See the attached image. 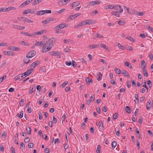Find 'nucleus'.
I'll use <instances>...</instances> for the list:
<instances>
[{
	"label": "nucleus",
	"instance_id": "f257e3e1",
	"mask_svg": "<svg viewBox=\"0 0 153 153\" xmlns=\"http://www.w3.org/2000/svg\"><path fill=\"white\" fill-rule=\"evenodd\" d=\"M54 43V39L51 38L48 41L46 42L44 45L43 46L42 51L43 53L49 51L52 48Z\"/></svg>",
	"mask_w": 153,
	"mask_h": 153
},
{
	"label": "nucleus",
	"instance_id": "f03ea898",
	"mask_svg": "<svg viewBox=\"0 0 153 153\" xmlns=\"http://www.w3.org/2000/svg\"><path fill=\"white\" fill-rule=\"evenodd\" d=\"M7 49L8 50H10L11 51H19L21 50V49L17 47H15L14 46H9L8 48Z\"/></svg>",
	"mask_w": 153,
	"mask_h": 153
},
{
	"label": "nucleus",
	"instance_id": "7ed1b4c3",
	"mask_svg": "<svg viewBox=\"0 0 153 153\" xmlns=\"http://www.w3.org/2000/svg\"><path fill=\"white\" fill-rule=\"evenodd\" d=\"M114 9L116 10H117V11H118L120 13H121L123 12V10L122 8L119 4H116L114 5Z\"/></svg>",
	"mask_w": 153,
	"mask_h": 153
},
{
	"label": "nucleus",
	"instance_id": "20e7f679",
	"mask_svg": "<svg viewBox=\"0 0 153 153\" xmlns=\"http://www.w3.org/2000/svg\"><path fill=\"white\" fill-rule=\"evenodd\" d=\"M49 54L50 55L54 56H57V57L60 58L61 57L60 53L59 51H53L49 52Z\"/></svg>",
	"mask_w": 153,
	"mask_h": 153
},
{
	"label": "nucleus",
	"instance_id": "39448f33",
	"mask_svg": "<svg viewBox=\"0 0 153 153\" xmlns=\"http://www.w3.org/2000/svg\"><path fill=\"white\" fill-rule=\"evenodd\" d=\"M35 54V51L33 50H32L27 54L26 57L29 58H31Z\"/></svg>",
	"mask_w": 153,
	"mask_h": 153
},
{
	"label": "nucleus",
	"instance_id": "423d86ee",
	"mask_svg": "<svg viewBox=\"0 0 153 153\" xmlns=\"http://www.w3.org/2000/svg\"><path fill=\"white\" fill-rule=\"evenodd\" d=\"M131 10L132 11L131 13V12L129 13L131 14H132L133 13H134L138 16H143L144 14V13L143 12L137 11H135L133 10Z\"/></svg>",
	"mask_w": 153,
	"mask_h": 153
},
{
	"label": "nucleus",
	"instance_id": "0eeeda50",
	"mask_svg": "<svg viewBox=\"0 0 153 153\" xmlns=\"http://www.w3.org/2000/svg\"><path fill=\"white\" fill-rule=\"evenodd\" d=\"M100 3V2L99 1H90L88 2V5L89 6H94L97 4H99Z\"/></svg>",
	"mask_w": 153,
	"mask_h": 153
},
{
	"label": "nucleus",
	"instance_id": "6e6552de",
	"mask_svg": "<svg viewBox=\"0 0 153 153\" xmlns=\"http://www.w3.org/2000/svg\"><path fill=\"white\" fill-rule=\"evenodd\" d=\"M46 32V31L45 30H43L40 31L36 32L32 34V36L34 35H41L43 33H45Z\"/></svg>",
	"mask_w": 153,
	"mask_h": 153
},
{
	"label": "nucleus",
	"instance_id": "1a4fd4ad",
	"mask_svg": "<svg viewBox=\"0 0 153 153\" xmlns=\"http://www.w3.org/2000/svg\"><path fill=\"white\" fill-rule=\"evenodd\" d=\"M65 26V23H61L55 27L56 30H59L61 29L64 28Z\"/></svg>",
	"mask_w": 153,
	"mask_h": 153
},
{
	"label": "nucleus",
	"instance_id": "9d476101",
	"mask_svg": "<svg viewBox=\"0 0 153 153\" xmlns=\"http://www.w3.org/2000/svg\"><path fill=\"white\" fill-rule=\"evenodd\" d=\"M33 69H31V68L30 69L28 70L25 72L23 74H22V75L24 74V76H25V77L28 76L29 75L32 73V71Z\"/></svg>",
	"mask_w": 153,
	"mask_h": 153
},
{
	"label": "nucleus",
	"instance_id": "9b49d317",
	"mask_svg": "<svg viewBox=\"0 0 153 153\" xmlns=\"http://www.w3.org/2000/svg\"><path fill=\"white\" fill-rule=\"evenodd\" d=\"M81 15V13H78L73 15H71L68 17V19H70L71 20H72L77 17V16H80Z\"/></svg>",
	"mask_w": 153,
	"mask_h": 153
},
{
	"label": "nucleus",
	"instance_id": "f8f14e48",
	"mask_svg": "<svg viewBox=\"0 0 153 153\" xmlns=\"http://www.w3.org/2000/svg\"><path fill=\"white\" fill-rule=\"evenodd\" d=\"M13 26L14 28L19 30H23L25 28L24 27L18 25H13Z\"/></svg>",
	"mask_w": 153,
	"mask_h": 153
},
{
	"label": "nucleus",
	"instance_id": "ddd939ff",
	"mask_svg": "<svg viewBox=\"0 0 153 153\" xmlns=\"http://www.w3.org/2000/svg\"><path fill=\"white\" fill-rule=\"evenodd\" d=\"M99 46V45L97 44H93L92 45H90L88 46V48L90 49L93 48H98Z\"/></svg>",
	"mask_w": 153,
	"mask_h": 153
},
{
	"label": "nucleus",
	"instance_id": "4468645a",
	"mask_svg": "<svg viewBox=\"0 0 153 153\" xmlns=\"http://www.w3.org/2000/svg\"><path fill=\"white\" fill-rule=\"evenodd\" d=\"M22 18L23 21L26 22H27L30 23L33 22V21L32 20L29 19L25 17H22Z\"/></svg>",
	"mask_w": 153,
	"mask_h": 153
},
{
	"label": "nucleus",
	"instance_id": "2eb2a0df",
	"mask_svg": "<svg viewBox=\"0 0 153 153\" xmlns=\"http://www.w3.org/2000/svg\"><path fill=\"white\" fill-rule=\"evenodd\" d=\"M80 4V3L79 1L74 2L72 3V9L74 8V7L78 6Z\"/></svg>",
	"mask_w": 153,
	"mask_h": 153
},
{
	"label": "nucleus",
	"instance_id": "dca6fc26",
	"mask_svg": "<svg viewBox=\"0 0 153 153\" xmlns=\"http://www.w3.org/2000/svg\"><path fill=\"white\" fill-rule=\"evenodd\" d=\"M100 46L103 48L105 50L107 51L109 49V47L106 46L104 43H101L100 44Z\"/></svg>",
	"mask_w": 153,
	"mask_h": 153
},
{
	"label": "nucleus",
	"instance_id": "f3484780",
	"mask_svg": "<svg viewBox=\"0 0 153 153\" xmlns=\"http://www.w3.org/2000/svg\"><path fill=\"white\" fill-rule=\"evenodd\" d=\"M39 64V61H36L33 62L31 66L33 68H35L37 65Z\"/></svg>",
	"mask_w": 153,
	"mask_h": 153
},
{
	"label": "nucleus",
	"instance_id": "a211bd4d",
	"mask_svg": "<svg viewBox=\"0 0 153 153\" xmlns=\"http://www.w3.org/2000/svg\"><path fill=\"white\" fill-rule=\"evenodd\" d=\"M121 73L124 75L125 76H127L128 77H130L128 73L125 70H122Z\"/></svg>",
	"mask_w": 153,
	"mask_h": 153
},
{
	"label": "nucleus",
	"instance_id": "6ab92c4d",
	"mask_svg": "<svg viewBox=\"0 0 153 153\" xmlns=\"http://www.w3.org/2000/svg\"><path fill=\"white\" fill-rule=\"evenodd\" d=\"M119 13H120L118 11H113L111 13L112 15L115 16L117 17H120Z\"/></svg>",
	"mask_w": 153,
	"mask_h": 153
},
{
	"label": "nucleus",
	"instance_id": "aec40b11",
	"mask_svg": "<svg viewBox=\"0 0 153 153\" xmlns=\"http://www.w3.org/2000/svg\"><path fill=\"white\" fill-rule=\"evenodd\" d=\"M23 77V75L20 74L14 77V79L15 81L20 79L21 77Z\"/></svg>",
	"mask_w": 153,
	"mask_h": 153
},
{
	"label": "nucleus",
	"instance_id": "412c9836",
	"mask_svg": "<svg viewBox=\"0 0 153 153\" xmlns=\"http://www.w3.org/2000/svg\"><path fill=\"white\" fill-rule=\"evenodd\" d=\"M125 65L127 67H128L130 69H131L132 68V66L131 64H130L129 62H126L124 63Z\"/></svg>",
	"mask_w": 153,
	"mask_h": 153
},
{
	"label": "nucleus",
	"instance_id": "4be33fe9",
	"mask_svg": "<svg viewBox=\"0 0 153 153\" xmlns=\"http://www.w3.org/2000/svg\"><path fill=\"white\" fill-rule=\"evenodd\" d=\"M23 112L22 111L21 112L20 114H19V113H17L16 114V116L20 118H22L23 117Z\"/></svg>",
	"mask_w": 153,
	"mask_h": 153
},
{
	"label": "nucleus",
	"instance_id": "5701e85b",
	"mask_svg": "<svg viewBox=\"0 0 153 153\" xmlns=\"http://www.w3.org/2000/svg\"><path fill=\"white\" fill-rule=\"evenodd\" d=\"M88 19L85 20H84L82 22H80V23H82V26L83 25H85L87 24H88Z\"/></svg>",
	"mask_w": 153,
	"mask_h": 153
},
{
	"label": "nucleus",
	"instance_id": "b1692460",
	"mask_svg": "<svg viewBox=\"0 0 153 153\" xmlns=\"http://www.w3.org/2000/svg\"><path fill=\"white\" fill-rule=\"evenodd\" d=\"M51 21V19L49 18H47L46 20L43 21L42 22V23L44 24H47L48 23Z\"/></svg>",
	"mask_w": 153,
	"mask_h": 153
},
{
	"label": "nucleus",
	"instance_id": "393cba45",
	"mask_svg": "<svg viewBox=\"0 0 153 153\" xmlns=\"http://www.w3.org/2000/svg\"><path fill=\"white\" fill-rule=\"evenodd\" d=\"M125 109L127 113L129 114L131 112V109L129 107L127 106H126L125 108Z\"/></svg>",
	"mask_w": 153,
	"mask_h": 153
},
{
	"label": "nucleus",
	"instance_id": "a878e982",
	"mask_svg": "<svg viewBox=\"0 0 153 153\" xmlns=\"http://www.w3.org/2000/svg\"><path fill=\"white\" fill-rule=\"evenodd\" d=\"M43 45V43L42 42H36L35 44L36 46H42Z\"/></svg>",
	"mask_w": 153,
	"mask_h": 153
},
{
	"label": "nucleus",
	"instance_id": "bb28decb",
	"mask_svg": "<svg viewBox=\"0 0 153 153\" xmlns=\"http://www.w3.org/2000/svg\"><path fill=\"white\" fill-rule=\"evenodd\" d=\"M44 11H43V10H42L39 11H37L36 13V14L38 15H39L41 16L43 14H44L43 12Z\"/></svg>",
	"mask_w": 153,
	"mask_h": 153
},
{
	"label": "nucleus",
	"instance_id": "cd10ccee",
	"mask_svg": "<svg viewBox=\"0 0 153 153\" xmlns=\"http://www.w3.org/2000/svg\"><path fill=\"white\" fill-rule=\"evenodd\" d=\"M125 23V21L123 20H120L118 22V24L120 25H123Z\"/></svg>",
	"mask_w": 153,
	"mask_h": 153
},
{
	"label": "nucleus",
	"instance_id": "c85d7f7f",
	"mask_svg": "<svg viewBox=\"0 0 153 153\" xmlns=\"http://www.w3.org/2000/svg\"><path fill=\"white\" fill-rule=\"evenodd\" d=\"M3 53L4 54L7 56H10L11 55V52L10 51H4Z\"/></svg>",
	"mask_w": 153,
	"mask_h": 153
},
{
	"label": "nucleus",
	"instance_id": "c756f323",
	"mask_svg": "<svg viewBox=\"0 0 153 153\" xmlns=\"http://www.w3.org/2000/svg\"><path fill=\"white\" fill-rule=\"evenodd\" d=\"M88 24L89 25L94 24L95 23V21L94 20L88 19Z\"/></svg>",
	"mask_w": 153,
	"mask_h": 153
},
{
	"label": "nucleus",
	"instance_id": "7c9ffc66",
	"mask_svg": "<svg viewBox=\"0 0 153 153\" xmlns=\"http://www.w3.org/2000/svg\"><path fill=\"white\" fill-rule=\"evenodd\" d=\"M28 58H27L26 57V58H25L23 59L24 62L25 63L27 64L29 62L30 60L28 59Z\"/></svg>",
	"mask_w": 153,
	"mask_h": 153
},
{
	"label": "nucleus",
	"instance_id": "2f4dec72",
	"mask_svg": "<svg viewBox=\"0 0 153 153\" xmlns=\"http://www.w3.org/2000/svg\"><path fill=\"white\" fill-rule=\"evenodd\" d=\"M100 149L101 146L100 145H99L97 147L96 152L97 153H100Z\"/></svg>",
	"mask_w": 153,
	"mask_h": 153
},
{
	"label": "nucleus",
	"instance_id": "473e14b6",
	"mask_svg": "<svg viewBox=\"0 0 153 153\" xmlns=\"http://www.w3.org/2000/svg\"><path fill=\"white\" fill-rule=\"evenodd\" d=\"M126 38L133 42H134L135 41V40L131 36L127 37Z\"/></svg>",
	"mask_w": 153,
	"mask_h": 153
},
{
	"label": "nucleus",
	"instance_id": "72a5a7b5",
	"mask_svg": "<svg viewBox=\"0 0 153 153\" xmlns=\"http://www.w3.org/2000/svg\"><path fill=\"white\" fill-rule=\"evenodd\" d=\"M114 71L117 74H120L121 73L120 70L117 68H115Z\"/></svg>",
	"mask_w": 153,
	"mask_h": 153
},
{
	"label": "nucleus",
	"instance_id": "f704fd0d",
	"mask_svg": "<svg viewBox=\"0 0 153 153\" xmlns=\"http://www.w3.org/2000/svg\"><path fill=\"white\" fill-rule=\"evenodd\" d=\"M30 10L29 9H27L25 10L23 13V14H27L28 13H30Z\"/></svg>",
	"mask_w": 153,
	"mask_h": 153
},
{
	"label": "nucleus",
	"instance_id": "c9c22d12",
	"mask_svg": "<svg viewBox=\"0 0 153 153\" xmlns=\"http://www.w3.org/2000/svg\"><path fill=\"white\" fill-rule=\"evenodd\" d=\"M94 37H96L97 38H100L103 37V36H102L101 35H100L99 34L97 33V34L94 35Z\"/></svg>",
	"mask_w": 153,
	"mask_h": 153
},
{
	"label": "nucleus",
	"instance_id": "e433bc0d",
	"mask_svg": "<svg viewBox=\"0 0 153 153\" xmlns=\"http://www.w3.org/2000/svg\"><path fill=\"white\" fill-rule=\"evenodd\" d=\"M68 84V82L67 81H65L63 83V84L60 86L62 88H64L65 87L66 85Z\"/></svg>",
	"mask_w": 153,
	"mask_h": 153
},
{
	"label": "nucleus",
	"instance_id": "4c0bfd02",
	"mask_svg": "<svg viewBox=\"0 0 153 153\" xmlns=\"http://www.w3.org/2000/svg\"><path fill=\"white\" fill-rule=\"evenodd\" d=\"M6 77V75H4L2 77L0 78V83L1 82L5 79Z\"/></svg>",
	"mask_w": 153,
	"mask_h": 153
},
{
	"label": "nucleus",
	"instance_id": "58836bf2",
	"mask_svg": "<svg viewBox=\"0 0 153 153\" xmlns=\"http://www.w3.org/2000/svg\"><path fill=\"white\" fill-rule=\"evenodd\" d=\"M86 81L87 82L90 83L92 81V79L91 78L88 77L86 78Z\"/></svg>",
	"mask_w": 153,
	"mask_h": 153
},
{
	"label": "nucleus",
	"instance_id": "ea45409f",
	"mask_svg": "<svg viewBox=\"0 0 153 153\" xmlns=\"http://www.w3.org/2000/svg\"><path fill=\"white\" fill-rule=\"evenodd\" d=\"M117 145V143L116 142L113 141L112 142L111 145L113 147L115 148Z\"/></svg>",
	"mask_w": 153,
	"mask_h": 153
},
{
	"label": "nucleus",
	"instance_id": "a19ab883",
	"mask_svg": "<svg viewBox=\"0 0 153 153\" xmlns=\"http://www.w3.org/2000/svg\"><path fill=\"white\" fill-rule=\"evenodd\" d=\"M44 12H43L44 14L45 13H50L51 12V11L50 10H43Z\"/></svg>",
	"mask_w": 153,
	"mask_h": 153
},
{
	"label": "nucleus",
	"instance_id": "79ce46f5",
	"mask_svg": "<svg viewBox=\"0 0 153 153\" xmlns=\"http://www.w3.org/2000/svg\"><path fill=\"white\" fill-rule=\"evenodd\" d=\"M82 24L81 23H79L78 25H75L74 26V28H78L82 26Z\"/></svg>",
	"mask_w": 153,
	"mask_h": 153
},
{
	"label": "nucleus",
	"instance_id": "37998d69",
	"mask_svg": "<svg viewBox=\"0 0 153 153\" xmlns=\"http://www.w3.org/2000/svg\"><path fill=\"white\" fill-rule=\"evenodd\" d=\"M117 46L118 47V48L120 49H121L122 50H123L124 49V47L122 46L121 44H120V43H118L117 45Z\"/></svg>",
	"mask_w": 153,
	"mask_h": 153
},
{
	"label": "nucleus",
	"instance_id": "c03bdc74",
	"mask_svg": "<svg viewBox=\"0 0 153 153\" xmlns=\"http://www.w3.org/2000/svg\"><path fill=\"white\" fill-rule=\"evenodd\" d=\"M102 74H101L100 72H99L98 74L97 75V76H98V77L97 78V80L98 81H99L101 80V78H100V76H102Z\"/></svg>",
	"mask_w": 153,
	"mask_h": 153
},
{
	"label": "nucleus",
	"instance_id": "a18cd8bd",
	"mask_svg": "<svg viewBox=\"0 0 153 153\" xmlns=\"http://www.w3.org/2000/svg\"><path fill=\"white\" fill-rule=\"evenodd\" d=\"M34 144L33 143H30L28 144V146L29 148H33Z\"/></svg>",
	"mask_w": 153,
	"mask_h": 153
},
{
	"label": "nucleus",
	"instance_id": "49530a36",
	"mask_svg": "<svg viewBox=\"0 0 153 153\" xmlns=\"http://www.w3.org/2000/svg\"><path fill=\"white\" fill-rule=\"evenodd\" d=\"M28 4L26 2V1L24 2H23L20 5V7H24L25 5H27Z\"/></svg>",
	"mask_w": 153,
	"mask_h": 153
},
{
	"label": "nucleus",
	"instance_id": "de8ad7c7",
	"mask_svg": "<svg viewBox=\"0 0 153 153\" xmlns=\"http://www.w3.org/2000/svg\"><path fill=\"white\" fill-rule=\"evenodd\" d=\"M38 114L39 115V119L40 120H42V114L41 111H39L38 113Z\"/></svg>",
	"mask_w": 153,
	"mask_h": 153
},
{
	"label": "nucleus",
	"instance_id": "09e8293b",
	"mask_svg": "<svg viewBox=\"0 0 153 153\" xmlns=\"http://www.w3.org/2000/svg\"><path fill=\"white\" fill-rule=\"evenodd\" d=\"M146 28L149 30L153 32V29L152 27H150L149 25L146 26Z\"/></svg>",
	"mask_w": 153,
	"mask_h": 153
},
{
	"label": "nucleus",
	"instance_id": "8fccbe9b",
	"mask_svg": "<svg viewBox=\"0 0 153 153\" xmlns=\"http://www.w3.org/2000/svg\"><path fill=\"white\" fill-rule=\"evenodd\" d=\"M147 84L149 85V87L151 88L152 85V84L151 81L150 80H149L147 81Z\"/></svg>",
	"mask_w": 153,
	"mask_h": 153
},
{
	"label": "nucleus",
	"instance_id": "3c124183",
	"mask_svg": "<svg viewBox=\"0 0 153 153\" xmlns=\"http://www.w3.org/2000/svg\"><path fill=\"white\" fill-rule=\"evenodd\" d=\"M28 129L27 128L26 129V130H27V133L29 134H30V133H31V128L30 127H28Z\"/></svg>",
	"mask_w": 153,
	"mask_h": 153
},
{
	"label": "nucleus",
	"instance_id": "603ef678",
	"mask_svg": "<svg viewBox=\"0 0 153 153\" xmlns=\"http://www.w3.org/2000/svg\"><path fill=\"white\" fill-rule=\"evenodd\" d=\"M27 111L28 113H30L31 112V108L30 106H28L27 110Z\"/></svg>",
	"mask_w": 153,
	"mask_h": 153
},
{
	"label": "nucleus",
	"instance_id": "864d4df0",
	"mask_svg": "<svg viewBox=\"0 0 153 153\" xmlns=\"http://www.w3.org/2000/svg\"><path fill=\"white\" fill-rule=\"evenodd\" d=\"M135 98L136 100V101L137 103L139 102V99H138V95L137 94H135Z\"/></svg>",
	"mask_w": 153,
	"mask_h": 153
},
{
	"label": "nucleus",
	"instance_id": "5fc2aeb1",
	"mask_svg": "<svg viewBox=\"0 0 153 153\" xmlns=\"http://www.w3.org/2000/svg\"><path fill=\"white\" fill-rule=\"evenodd\" d=\"M20 148L21 149H24L25 148V146L23 142H21L20 144Z\"/></svg>",
	"mask_w": 153,
	"mask_h": 153
},
{
	"label": "nucleus",
	"instance_id": "6e6d98bb",
	"mask_svg": "<svg viewBox=\"0 0 153 153\" xmlns=\"http://www.w3.org/2000/svg\"><path fill=\"white\" fill-rule=\"evenodd\" d=\"M7 43L5 42H2L0 43V46H7Z\"/></svg>",
	"mask_w": 153,
	"mask_h": 153
},
{
	"label": "nucleus",
	"instance_id": "4d7b16f0",
	"mask_svg": "<svg viewBox=\"0 0 153 153\" xmlns=\"http://www.w3.org/2000/svg\"><path fill=\"white\" fill-rule=\"evenodd\" d=\"M23 35L25 36H32V34L30 35L27 32H23L22 33Z\"/></svg>",
	"mask_w": 153,
	"mask_h": 153
},
{
	"label": "nucleus",
	"instance_id": "13d9d810",
	"mask_svg": "<svg viewBox=\"0 0 153 153\" xmlns=\"http://www.w3.org/2000/svg\"><path fill=\"white\" fill-rule=\"evenodd\" d=\"M41 70L43 72H45L46 71V69H45V66H42L40 68Z\"/></svg>",
	"mask_w": 153,
	"mask_h": 153
},
{
	"label": "nucleus",
	"instance_id": "bf43d9fd",
	"mask_svg": "<svg viewBox=\"0 0 153 153\" xmlns=\"http://www.w3.org/2000/svg\"><path fill=\"white\" fill-rule=\"evenodd\" d=\"M57 122V119L55 117H53V122L54 123L56 124Z\"/></svg>",
	"mask_w": 153,
	"mask_h": 153
},
{
	"label": "nucleus",
	"instance_id": "052dcab7",
	"mask_svg": "<svg viewBox=\"0 0 153 153\" xmlns=\"http://www.w3.org/2000/svg\"><path fill=\"white\" fill-rule=\"evenodd\" d=\"M0 150L1 152H3L4 150V147L3 145H0Z\"/></svg>",
	"mask_w": 153,
	"mask_h": 153
},
{
	"label": "nucleus",
	"instance_id": "680f3d73",
	"mask_svg": "<svg viewBox=\"0 0 153 153\" xmlns=\"http://www.w3.org/2000/svg\"><path fill=\"white\" fill-rule=\"evenodd\" d=\"M118 117V114L115 113L113 116V118L114 119H116Z\"/></svg>",
	"mask_w": 153,
	"mask_h": 153
},
{
	"label": "nucleus",
	"instance_id": "e2e57ef3",
	"mask_svg": "<svg viewBox=\"0 0 153 153\" xmlns=\"http://www.w3.org/2000/svg\"><path fill=\"white\" fill-rule=\"evenodd\" d=\"M131 82H132V86L134 87H135L136 86V83H135L134 80H131Z\"/></svg>",
	"mask_w": 153,
	"mask_h": 153
},
{
	"label": "nucleus",
	"instance_id": "0e129e2a",
	"mask_svg": "<svg viewBox=\"0 0 153 153\" xmlns=\"http://www.w3.org/2000/svg\"><path fill=\"white\" fill-rule=\"evenodd\" d=\"M145 62L144 60H143L141 62V67H143L144 65H145L146 66V64H145Z\"/></svg>",
	"mask_w": 153,
	"mask_h": 153
},
{
	"label": "nucleus",
	"instance_id": "69168bd1",
	"mask_svg": "<svg viewBox=\"0 0 153 153\" xmlns=\"http://www.w3.org/2000/svg\"><path fill=\"white\" fill-rule=\"evenodd\" d=\"M151 105L150 104H146V108L147 110L151 108Z\"/></svg>",
	"mask_w": 153,
	"mask_h": 153
},
{
	"label": "nucleus",
	"instance_id": "338daca9",
	"mask_svg": "<svg viewBox=\"0 0 153 153\" xmlns=\"http://www.w3.org/2000/svg\"><path fill=\"white\" fill-rule=\"evenodd\" d=\"M126 49L127 50L130 51H132L133 50V48L130 46H128L127 47Z\"/></svg>",
	"mask_w": 153,
	"mask_h": 153
},
{
	"label": "nucleus",
	"instance_id": "774afa93",
	"mask_svg": "<svg viewBox=\"0 0 153 153\" xmlns=\"http://www.w3.org/2000/svg\"><path fill=\"white\" fill-rule=\"evenodd\" d=\"M143 73L144 76L147 77L148 76V74L147 72V71H143Z\"/></svg>",
	"mask_w": 153,
	"mask_h": 153
}]
</instances>
